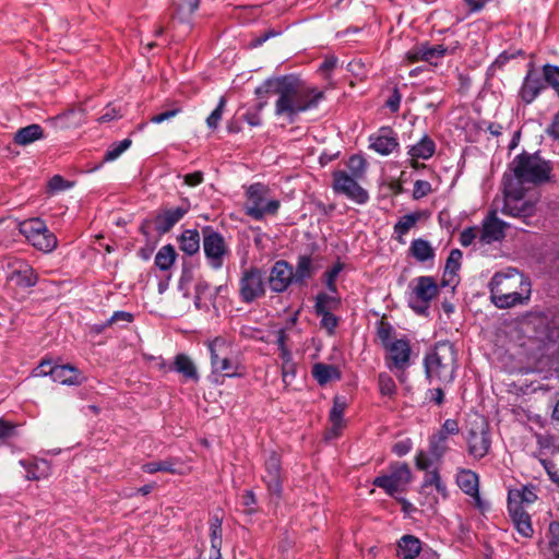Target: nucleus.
Returning <instances> with one entry per match:
<instances>
[{
    "mask_svg": "<svg viewBox=\"0 0 559 559\" xmlns=\"http://www.w3.org/2000/svg\"><path fill=\"white\" fill-rule=\"evenodd\" d=\"M266 84H275V116L285 118L289 123L295 122L301 112L316 109L324 97L322 91L305 85L293 75L270 79Z\"/></svg>",
    "mask_w": 559,
    "mask_h": 559,
    "instance_id": "nucleus-1",
    "label": "nucleus"
},
{
    "mask_svg": "<svg viewBox=\"0 0 559 559\" xmlns=\"http://www.w3.org/2000/svg\"><path fill=\"white\" fill-rule=\"evenodd\" d=\"M489 289L492 304L499 309H508L530 300L532 284L523 273L509 267L492 276Z\"/></svg>",
    "mask_w": 559,
    "mask_h": 559,
    "instance_id": "nucleus-2",
    "label": "nucleus"
},
{
    "mask_svg": "<svg viewBox=\"0 0 559 559\" xmlns=\"http://www.w3.org/2000/svg\"><path fill=\"white\" fill-rule=\"evenodd\" d=\"M551 165L538 154L522 153L509 164L503 177V183H514L518 187L538 186L550 180Z\"/></svg>",
    "mask_w": 559,
    "mask_h": 559,
    "instance_id": "nucleus-3",
    "label": "nucleus"
},
{
    "mask_svg": "<svg viewBox=\"0 0 559 559\" xmlns=\"http://www.w3.org/2000/svg\"><path fill=\"white\" fill-rule=\"evenodd\" d=\"M518 183H503V199L500 202V213L522 219L528 224V219L535 215L539 202V192L531 187H518Z\"/></svg>",
    "mask_w": 559,
    "mask_h": 559,
    "instance_id": "nucleus-4",
    "label": "nucleus"
},
{
    "mask_svg": "<svg viewBox=\"0 0 559 559\" xmlns=\"http://www.w3.org/2000/svg\"><path fill=\"white\" fill-rule=\"evenodd\" d=\"M456 368V352L450 342H439L425 357V369L429 381L451 383Z\"/></svg>",
    "mask_w": 559,
    "mask_h": 559,
    "instance_id": "nucleus-5",
    "label": "nucleus"
},
{
    "mask_svg": "<svg viewBox=\"0 0 559 559\" xmlns=\"http://www.w3.org/2000/svg\"><path fill=\"white\" fill-rule=\"evenodd\" d=\"M245 212L255 221H262L265 216H274L281 206L278 199L273 197L269 186L255 182L246 188Z\"/></svg>",
    "mask_w": 559,
    "mask_h": 559,
    "instance_id": "nucleus-6",
    "label": "nucleus"
},
{
    "mask_svg": "<svg viewBox=\"0 0 559 559\" xmlns=\"http://www.w3.org/2000/svg\"><path fill=\"white\" fill-rule=\"evenodd\" d=\"M439 295V286L432 276H418L411 281L406 299L417 314H427L430 302Z\"/></svg>",
    "mask_w": 559,
    "mask_h": 559,
    "instance_id": "nucleus-7",
    "label": "nucleus"
},
{
    "mask_svg": "<svg viewBox=\"0 0 559 559\" xmlns=\"http://www.w3.org/2000/svg\"><path fill=\"white\" fill-rule=\"evenodd\" d=\"M239 298L245 304H252L265 296V272L258 266H250L241 271L238 282Z\"/></svg>",
    "mask_w": 559,
    "mask_h": 559,
    "instance_id": "nucleus-8",
    "label": "nucleus"
},
{
    "mask_svg": "<svg viewBox=\"0 0 559 559\" xmlns=\"http://www.w3.org/2000/svg\"><path fill=\"white\" fill-rule=\"evenodd\" d=\"M412 480V472L406 463L396 462L391 464L385 474L374 478L373 485L381 488L391 497H395L406 491Z\"/></svg>",
    "mask_w": 559,
    "mask_h": 559,
    "instance_id": "nucleus-9",
    "label": "nucleus"
},
{
    "mask_svg": "<svg viewBox=\"0 0 559 559\" xmlns=\"http://www.w3.org/2000/svg\"><path fill=\"white\" fill-rule=\"evenodd\" d=\"M467 452L475 460L485 457L491 448V436L488 423L483 417H476L468 425L465 436Z\"/></svg>",
    "mask_w": 559,
    "mask_h": 559,
    "instance_id": "nucleus-10",
    "label": "nucleus"
},
{
    "mask_svg": "<svg viewBox=\"0 0 559 559\" xmlns=\"http://www.w3.org/2000/svg\"><path fill=\"white\" fill-rule=\"evenodd\" d=\"M19 230L39 251L51 252L57 247V237L40 218H31L20 223Z\"/></svg>",
    "mask_w": 559,
    "mask_h": 559,
    "instance_id": "nucleus-11",
    "label": "nucleus"
},
{
    "mask_svg": "<svg viewBox=\"0 0 559 559\" xmlns=\"http://www.w3.org/2000/svg\"><path fill=\"white\" fill-rule=\"evenodd\" d=\"M203 251L207 264L213 270H221L224 264V259L229 255L230 250L225 241V238L212 227L203 228Z\"/></svg>",
    "mask_w": 559,
    "mask_h": 559,
    "instance_id": "nucleus-12",
    "label": "nucleus"
},
{
    "mask_svg": "<svg viewBox=\"0 0 559 559\" xmlns=\"http://www.w3.org/2000/svg\"><path fill=\"white\" fill-rule=\"evenodd\" d=\"M500 212V202L496 199L487 216L483 221V226L479 228L480 231V243L490 245L492 242L501 241L506 235V228L509 224L498 217Z\"/></svg>",
    "mask_w": 559,
    "mask_h": 559,
    "instance_id": "nucleus-13",
    "label": "nucleus"
},
{
    "mask_svg": "<svg viewBox=\"0 0 559 559\" xmlns=\"http://www.w3.org/2000/svg\"><path fill=\"white\" fill-rule=\"evenodd\" d=\"M333 189L357 204H366L369 200L367 190L357 182L356 177L344 170L333 174Z\"/></svg>",
    "mask_w": 559,
    "mask_h": 559,
    "instance_id": "nucleus-14",
    "label": "nucleus"
},
{
    "mask_svg": "<svg viewBox=\"0 0 559 559\" xmlns=\"http://www.w3.org/2000/svg\"><path fill=\"white\" fill-rule=\"evenodd\" d=\"M8 283L20 287L29 288L36 285L38 277L34 269L25 261L15 260L8 264Z\"/></svg>",
    "mask_w": 559,
    "mask_h": 559,
    "instance_id": "nucleus-15",
    "label": "nucleus"
},
{
    "mask_svg": "<svg viewBox=\"0 0 559 559\" xmlns=\"http://www.w3.org/2000/svg\"><path fill=\"white\" fill-rule=\"evenodd\" d=\"M190 210V202L183 200L176 207H167L157 213L154 218V227L160 235L168 233Z\"/></svg>",
    "mask_w": 559,
    "mask_h": 559,
    "instance_id": "nucleus-16",
    "label": "nucleus"
},
{
    "mask_svg": "<svg viewBox=\"0 0 559 559\" xmlns=\"http://www.w3.org/2000/svg\"><path fill=\"white\" fill-rule=\"evenodd\" d=\"M267 281L272 292L284 293L295 283L293 266L285 260L276 261L271 267Z\"/></svg>",
    "mask_w": 559,
    "mask_h": 559,
    "instance_id": "nucleus-17",
    "label": "nucleus"
},
{
    "mask_svg": "<svg viewBox=\"0 0 559 559\" xmlns=\"http://www.w3.org/2000/svg\"><path fill=\"white\" fill-rule=\"evenodd\" d=\"M282 468L281 460L277 453L272 452L265 460L263 481L269 492L276 498L282 496Z\"/></svg>",
    "mask_w": 559,
    "mask_h": 559,
    "instance_id": "nucleus-18",
    "label": "nucleus"
},
{
    "mask_svg": "<svg viewBox=\"0 0 559 559\" xmlns=\"http://www.w3.org/2000/svg\"><path fill=\"white\" fill-rule=\"evenodd\" d=\"M385 349L388 352V366L390 369L403 370L409 365L411 345L407 340H394Z\"/></svg>",
    "mask_w": 559,
    "mask_h": 559,
    "instance_id": "nucleus-19",
    "label": "nucleus"
},
{
    "mask_svg": "<svg viewBox=\"0 0 559 559\" xmlns=\"http://www.w3.org/2000/svg\"><path fill=\"white\" fill-rule=\"evenodd\" d=\"M370 147L381 155H389L399 146L396 133L389 127L379 129L369 136Z\"/></svg>",
    "mask_w": 559,
    "mask_h": 559,
    "instance_id": "nucleus-20",
    "label": "nucleus"
},
{
    "mask_svg": "<svg viewBox=\"0 0 559 559\" xmlns=\"http://www.w3.org/2000/svg\"><path fill=\"white\" fill-rule=\"evenodd\" d=\"M49 376L55 382L63 385H81L86 377L72 365H57L49 369Z\"/></svg>",
    "mask_w": 559,
    "mask_h": 559,
    "instance_id": "nucleus-21",
    "label": "nucleus"
},
{
    "mask_svg": "<svg viewBox=\"0 0 559 559\" xmlns=\"http://www.w3.org/2000/svg\"><path fill=\"white\" fill-rule=\"evenodd\" d=\"M537 500L534 486H521L508 492V510H525Z\"/></svg>",
    "mask_w": 559,
    "mask_h": 559,
    "instance_id": "nucleus-22",
    "label": "nucleus"
},
{
    "mask_svg": "<svg viewBox=\"0 0 559 559\" xmlns=\"http://www.w3.org/2000/svg\"><path fill=\"white\" fill-rule=\"evenodd\" d=\"M211 368L214 377L228 378L241 377L245 369L236 352L221 361H216Z\"/></svg>",
    "mask_w": 559,
    "mask_h": 559,
    "instance_id": "nucleus-23",
    "label": "nucleus"
},
{
    "mask_svg": "<svg viewBox=\"0 0 559 559\" xmlns=\"http://www.w3.org/2000/svg\"><path fill=\"white\" fill-rule=\"evenodd\" d=\"M204 344L210 352L211 367L235 353L233 342L224 336L207 340Z\"/></svg>",
    "mask_w": 559,
    "mask_h": 559,
    "instance_id": "nucleus-24",
    "label": "nucleus"
},
{
    "mask_svg": "<svg viewBox=\"0 0 559 559\" xmlns=\"http://www.w3.org/2000/svg\"><path fill=\"white\" fill-rule=\"evenodd\" d=\"M347 407V401L344 396H335L333 406L330 411L331 428L328 431L329 438H336L344 427L343 416Z\"/></svg>",
    "mask_w": 559,
    "mask_h": 559,
    "instance_id": "nucleus-25",
    "label": "nucleus"
},
{
    "mask_svg": "<svg viewBox=\"0 0 559 559\" xmlns=\"http://www.w3.org/2000/svg\"><path fill=\"white\" fill-rule=\"evenodd\" d=\"M546 559H559V522H551L543 543Z\"/></svg>",
    "mask_w": 559,
    "mask_h": 559,
    "instance_id": "nucleus-26",
    "label": "nucleus"
},
{
    "mask_svg": "<svg viewBox=\"0 0 559 559\" xmlns=\"http://www.w3.org/2000/svg\"><path fill=\"white\" fill-rule=\"evenodd\" d=\"M20 464L26 469V478L31 480L45 479L51 473L49 462L44 459H35L33 461L21 460Z\"/></svg>",
    "mask_w": 559,
    "mask_h": 559,
    "instance_id": "nucleus-27",
    "label": "nucleus"
},
{
    "mask_svg": "<svg viewBox=\"0 0 559 559\" xmlns=\"http://www.w3.org/2000/svg\"><path fill=\"white\" fill-rule=\"evenodd\" d=\"M421 551V542L414 535H403L397 542V556L401 559H415Z\"/></svg>",
    "mask_w": 559,
    "mask_h": 559,
    "instance_id": "nucleus-28",
    "label": "nucleus"
},
{
    "mask_svg": "<svg viewBox=\"0 0 559 559\" xmlns=\"http://www.w3.org/2000/svg\"><path fill=\"white\" fill-rule=\"evenodd\" d=\"M514 528L520 536L530 538L533 536L534 530L532 526L531 516L526 510H508Z\"/></svg>",
    "mask_w": 559,
    "mask_h": 559,
    "instance_id": "nucleus-29",
    "label": "nucleus"
},
{
    "mask_svg": "<svg viewBox=\"0 0 559 559\" xmlns=\"http://www.w3.org/2000/svg\"><path fill=\"white\" fill-rule=\"evenodd\" d=\"M41 139H44V130L37 123L21 128L14 134V143L22 146L29 145Z\"/></svg>",
    "mask_w": 559,
    "mask_h": 559,
    "instance_id": "nucleus-30",
    "label": "nucleus"
},
{
    "mask_svg": "<svg viewBox=\"0 0 559 559\" xmlns=\"http://www.w3.org/2000/svg\"><path fill=\"white\" fill-rule=\"evenodd\" d=\"M182 465L176 459H167L163 461L148 462L142 465L143 472L154 474L157 472H166L170 474H182Z\"/></svg>",
    "mask_w": 559,
    "mask_h": 559,
    "instance_id": "nucleus-31",
    "label": "nucleus"
},
{
    "mask_svg": "<svg viewBox=\"0 0 559 559\" xmlns=\"http://www.w3.org/2000/svg\"><path fill=\"white\" fill-rule=\"evenodd\" d=\"M456 484L466 495H477L479 489L478 475L471 469H460L456 474Z\"/></svg>",
    "mask_w": 559,
    "mask_h": 559,
    "instance_id": "nucleus-32",
    "label": "nucleus"
},
{
    "mask_svg": "<svg viewBox=\"0 0 559 559\" xmlns=\"http://www.w3.org/2000/svg\"><path fill=\"white\" fill-rule=\"evenodd\" d=\"M435 142L429 136L425 135L417 144L409 147L408 155L413 159H429L435 154Z\"/></svg>",
    "mask_w": 559,
    "mask_h": 559,
    "instance_id": "nucleus-33",
    "label": "nucleus"
},
{
    "mask_svg": "<svg viewBox=\"0 0 559 559\" xmlns=\"http://www.w3.org/2000/svg\"><path fill=\"white\" fill-rule=\"evenodd\" d=\"M173 369L181 373L186 379L198 381L199 374L191 358L185 354L175 357Z\"/></svg>",
    "mask_w": 559,
    "mask_h": 559,
    "instance_id": "nucleus-34",
    "label": "nucleus"
},
{
    "mask_svg": "<svg viewBox=\"0 0 559 559\" xmlns=\"http://www.w3.org/2000/svg\"><path fill=\"white\" fill-rule=\"evenodd\" d=\"M421 215L420 212H414L400 217L394 225V235L400 242H404L403 237L416 225Z\"/></svg>",
    "mask_w": 559,
    "mask_h": 559,
    "instance_id": "nucleus-35",
    "label": "nucleus"
},
{
    "mask_svg": "<svg viewBox=\"0 0 559 559\" xmlns=\"http://www.w3.org/2000/svg\"><path fill=\"white\" fill-rule=\"evenodd\" d=\"M180 249L188 255H193L200 250V235L197 229L185 230L179 238Z\"/></svg>",
    "mask_w": 559,
    "mask_h": 559,
    "instance_id": "nucleus-36",
    "label": "nucleus"
},
{
    "mask_svg": "<svg viewBox=\"0 0 559 559\" xmlns=\"http://www.w3.org/2000/svg\"><path fill=\"white\" fill-rule=\"evenodd\" d=\"M341 306V298L333 293H319L316 297L314 311L332 312Z\"/></svg>",
    "mask_w": 559,
    "mask_h": 559,
    "instance_id": "nucleus-37",
    "label": "nucleus"
},
{
    "mask_svg": "<svg viewBox=\"0 0 559 559\" xmlns=\"http://www.w3.org/2000/svg\"><path fill=\"white\" fill-rule=\"evenodd\" d=\"M177 252L171 245L163 246L155 255V265L160 271H168L175 264Z\"/></svg>",
    "mask_w": 559,
    "mask_h": 559,
    "instance_id": "nucleus-38",
    "label": "nucleus"
},
{
    "mask_svg": "<svg viewBox=\"0 0 559 559\" xmlns=\"http://www.w3.org/2000/svg\"><path fill=\"white\" fill-rule=\"evenodd\" d=\"M542 87H543V84L539 81V79L534 78L530 73L525 78V81L521 88L522 99L527 104L532 103L536 98V96L539 94Z\"/></svg>",
    "mask_w": 559,
    "mask_h": 559,
    "instance_id": "nucleus-39",
    "label": "nucleus"
},
{
    "mask_svg": "<svg viewBox=\"0 0 559 559\" xmlns=\"http://www.w3.org/2000/svg\"><path fill=\"white\" fill-rule=\"evenodd\" d=\"M312 374L321 385L334 379H340L338 370L334 366L324 364H316L312 369Z\"/></svg>",
    "mask_w": 559,
    "mask_h": 559,
    "instance_id": "nucleus-40",
    "label": "nucleus"
},
{
    "mask_svg": "<svg viewBox=\"0 0 559 559\" xmlns=\"http://www.w3.org/2000/svg\"><path fill=\"white\" fill-rule=\"evenodd\" d=\"M314 269L312 259L309 255H299L294 271L295 283H302L313 275Z\"/></svg>",
    "mask_w": 559,
    "mask_h": 559,
    "instance_id": "nucleus-41",
    "label": "nucleus"
},
{
    "mask_svg": "<svg viewBox=\"0 0 559 559\" xmlns=\"http://www.w3.org/2000/svg\"><path fill=\"white\" fill-rule=\"evenodd\" d=\"M222 516L217 513L213 514L210 519V538H211V550L221 551L222 548Z\"/></svg>",
    "mask_w": 559,
    "mask_h": 559,
    "instance_id": "nucleus-42",
    "label": "nucleus"
},
{
    "mask_svg": "<svg viewBox=\"0 0 559 559\" xmlns=\"http://www.w3.org/2000/svg\"><path fill=\"white\" fill-rule=\"evenodd\" d=\"M409 250L413 257L420 262L428 261L435 257V251L430 243L420 238L412 241Z\"/></svg>",
    "mask_w": 559,
    "mask_h": 559,
    "instance_id": "nucleus-43",
    "label": "nucleus"
},
{
    "mask_svg": "<svg viewBox=\"0 0 559 559\" xmlns=\"http://www.w3.org/2000/svg\"><path fill=\"white\" fill-rule=\"evenodd\" d=\"M448 51L449 47H445V45L440 44L430 46L428 43H424L421 58H424L425 62H428L431 66H437L438 61L448 55Z\"/></svg>",
    "mask_w": 559,
    "mask_h": 559,
    "instance_id": "nucleus-44",
    "label": "nucleus"
},
{
    "mask_svg": "<svg viewBox=\"0 0 559 559\" xmlns=\"http://www.w3.org/2000/svg\"><path fill=\"white\" fill-rule=\"evenodd\" d=\"M435 488L436 491L441 495L442 498H447L448 491L447 486L442 483L440 474L437 469L427 471L424 481L423 489L428 490L429 488Z\"/></svg>",
    "mask_w": 559,
    "mask_h": 559,
    "instance_id": "nucleus-45",
    "label": "nucleus"
},
{
    "mask_svg": "<svg viewBox=\"0 0 559 559\" xmlns=\"http://www.w3.org/2000/svg\"><path fill=\"white\" fill-rule=\"evenodd\" d=\"M448 439L444 438L443 433H433L429 439V454L436 460H440L447 453Z\"/></svg>",
    "mask_w": 559,
    "mask_h": 559,
    "instance_id": "nucleus-46",
    "label": "nucleus"
},
{
    "mask_svg": "<svg viewBox=\"0 0 559 559\" xmlns=\"http://www.w3.org/2000/svg\"><path fill=\"white\" fill-rule=\"evenodd\" d=\"M342 270H343V264L337 262L332 267H330L329 270H326L324 272V274H323L324 283L330 293H333V294L337 293V287H336L335 282H336L337 276L342 272Z\"/></svg>",
    "mask_w": 559,
    "mask_h": 559,
    "instance_id": "nucleus-47",
    "label": "nucleus"
},
{
    "mask_svg": "<svg viewBox=\"0 0 559 559\" xmlns=\"http://www.w3.org/2000/svg\"><path fill=\"white\" fill-rule=\"evenodd\" d=\"M131 143L132 142L130 139H124L120 142L111 144L105 153L104 160L112 162L117 159L123 152H126L130 147Z\"/></svg>",
    "mask_w": 559,
    "mask_h": 559,
    "instance_id": "nucleus-48",
    "label": "nucleus"
},
{
    "mask_svg": "<svg viewBox=\"0 0 559 559\" xmlns=\"http://www.w3.org/2000/svg\"><path fill=\"white\" fill-rule=\"evenodd\" d=\"M475 241H478L480 243L479 227H467L462 230L460 235V242L463 247H468Z\"/></svg>",
    "mask_w": 559,
    "mask_h": 559,
    "instance_id": "nucleus-49",
    "label": "nucleus"
},
{
    "mask_svg": "<svg viewBox=\"0 0 559 559\" xmlns=\"http://www.w3.org/2000/svg\"><path fill=\"white\" fill-rule=\"evenodd\" d=\"M461 259L462 252L459 249L451 250L447 259L444 274H455V272L460 269Z\"/></svg>",
    "mask_w": 559,
    "mask_h": 559,
    "instance_id": "nucleus-50",
    "label": "nucleus"
},
{
    "mask_svg": "<svg viewBox=\"0 0 559 559\" xmlns=\"http://www.w3.org/2000/svg\"><path fill=\"white\" fill-rule=\"evenodd\" d=\"M226 100L224 97H221L216 108L211 112V115L206 119V124L210 129H216L224 111Z\"/></svg>",
    "mask_w": 559,
    "mask_h": 559,
    "instance_id": "nucleus-51",
    "label": "nucleus"
},
{
    "mask_svg": "<svg viewBox=\"0 0 559 559\" xmlns=\"http://www.w3.org/2000/svg\"><path fill=\"white\" fill-rule=\"evenodd\" d=\"M347 166L353 176L360 178L366 170V162L361 156L354 155L348 159Z\"/></svg>",
    "mask_w": 559,
    "mask_h": 559,
    "instance_id": "nucleus-52",
    "label": "nucleus"
},
{
    "mask_svg": "<svg viewBox=\"0 0 559 559\" xmlns=\"http://www.w3.org/2000/svg\"><path fill=\"white\" fill-rule=\"evenodd\" d=\"M379 389L382 395H392L395 393L396 386L393 379L386 373H380L379 379Z\"/></svg>",
    "mask_w": 559,
    "mask_h": 559,
    "instance_id": "nucleus-53",
    "label": "nucleus"
},
{
    "mask_svg": "<svg viewBox=\"0 0 559 559\" xmlns=\"http://www.w3.org/2000/svg\"><path fill=\"white\" fill-rule=\"evenodd\" d=\"M321 317V328L325 329L329 334H333L338 324V319L332 312H318Z\"/></svg>",
    "mask_w": 559,
    "mask_h": 559,
    "instance_id": "nucleus-54",
    "label": "nucleus"
},
{
    "mask_svg": "<svg viewBox=\"0 0 559 559\" xmlns=\"http://www.w3.org/2000/svg\"><path fill=\"white\" fill-rule=\"evenodd\" d=\"M544 76L546 82H548L559 94V68L552 66L544 67Z\"/></svg>",
    "mask_w": 559,
    "mask_h": 559,
    "instance_id": "nucleus-55",
    "label": "nucleus"
},
{
    "mask_svg": "<svg viewBox=\"0 0 559 559\" xmlns=\"http://www.w3.org/2000/svg\"><path fill=\"white\" fill-rule=\"evenodd\" d=\"M432 191L430 182L426 180H416L413 189V198L419 200Z\"/></svg>",
    "mask_w": 559,
    "mask_h": 559,
    "instance_id": "nucleus-56",
    "label": "nucleus"
},
{
    "mask_svg": "<svg viewBox=\"0 0 559 559\" xmlns=\"http://www.w3.org/2000/svg\"><path fill=\"white\" fill-rule=\"evenodd\" d=\"M16 425L0 418V440H7L16 435Z\"/></svg>",
    "mask_w": 559,
    "mask_h": 559,
    "instance_id": "nucleus-57",
    "label": "nucleus"
},
{
    "mask_svg": "<svg viewBox=\"0 0 559 559\" xmlns=\"http://www.w3.org/2000/svg\"><path fill=\"white\" fill-rule=\"evenodd\" d=\"M459 431L460 428L457 421L454 419H447L437 433H443L444 438L448 439L450 435H456Z\"/></svg>",
    "mask_w": 559,
    "mask_h": 559,
    "instance_id": "nucleus-58",
    "label": "nucleus"
},
{
    "mask_svg": "<svg viewBox=\"0 0 559 559\" xmlns=\"http://www.w3.org/2000/svg\"><path fill=\"white\" fill-rule=\"evenodd\" d=\"M181 111L179 107H174L171 109L165 110L160 114H157L151 118V122L153 123H162L164 121H167L171 118H174L176 115H178Z\"/></svg>",
    "mask_w": 559,
    "mask_h": 559,
    "instance_id": "nucleus-59",
    "label": "nucleus"
},
{
    "mask_svg": "<svg viewBox=\"0 0 559 559\" xmlns=\"http://www.w3.org/2000/svg\"><path fill=\"white\" fill-rule=\"evenodd\" d=\"M415 464L418 469L428 471L429 467L432 465V460L429 457V455L426 452L419 451L416 454Z\"/></svg>",
    "mask_w": 559,
    "mask_h": 559,
    "instance_id": "nucleus-60",
    "label": "nucleus"
},
{
    "mask_svg": "<svg viewBox=\"0 0 559 559\" xmlns=\"http://www.w3.org/2000/svg\"><path fill=\"white\" fill-rule=\"evenodd\" d=\"M48 186L51 191H62L71 187V185L59 175L53 176L49 180Z\"/></svg>",
    "mask_w": 559,
    "mask_h": 559,
    "instance_id": "nucleus-61",
    "label": "nucleus"
},
{
    "mask_svg": "<svg viewBox=\"0 0 559 559\" xmlns=\"http://www.w3.org/2000/svg\"><path fill=\"white\" fill-rule=\"evenodd\" d=\"M423 51H424V43L417 44L406 52V59L409 62L424 61V58H421Z\"/></svg>",
    "mask_w": 559,
    "mask_h": 559,
    "instance_id": "nucleus-62",
    "label": "nucleus"
},
{
    "mask_svg": "<svg viewBox=\"0 0 559 559\" xmlns=\"http://www.w3.org/2000/svg\"><path fill=\"white\" fill-rule=\"evenodd\" d=\"M540 462H542L545 471L547 472L549 478L554 483L559 485V474H558L555 463H552L551 461H548V460H542Z\"/></svg>",
    "mask_w": 559,
    "mask_h": 559,
    "instance_id": "nucleus-63",
    "label": "nucleus"
},
{
    "mask_svg": "<svg viewBox=\"0 0 559 559\" xmlns=\"http://www.w3.org/2000/svg\"><path fill=\"white\" fill-rule=\"evenodd\" d=\"M412 441L409 439L402 440L394 444L393 452L397 456H404L412 450Z\"/></svg>",
    "mask_w": 559,
    "mask_h": 559,
    "instance_id": "nucleus-64",
    "label": "nucleus"
}]
</instances>
